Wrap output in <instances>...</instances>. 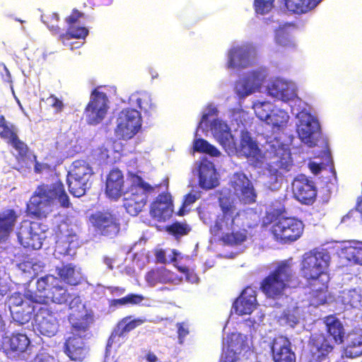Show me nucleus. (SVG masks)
Listing matches in <instances>:
<instances>
[{
	"label": "nucleus",
	"instance_id": "79ce46f5",
	"mask_svg": "<svg viewBox=\"0 0 362 362\" xmlns=\"http://www.w3.org/2000/svg\"><path fill=\"white\" fill-rule=\"evenodd\" d=\"M145 297L141 294L129 293L124 297L117 299H112L109 301L110 307L117 308L127 305H136L141 304Z\"/></svg>",
	"mask_w": 362,
	"mask_h": 362
},
{
	"label": "nucleus",
	"instance_id": "2eb2a0df",
	"mask_svg": "<svg viewBox=\"0 0 362 362\" xmlns=\"http://www.w3.org/2000/svg\"><path fill=\"white\" fill-rule=\"evenodd\" d=\"M233 150L238 156L247 158L255 165L262 162V151L248 132L241 133L240 144L238 146L235 145Z\"/></svg>",
	"mask_w": 362,
	"mask_h": 362
},
{
	"label": "nucleus",
	"instance_id": "393cba45",
	"mask_svg": "<svg viewBox=\"0 0 362 362\" xmlns=\"http://www.w3.org/2000/svg\"><path fill=\"white\" fill-rule=\"evenodd\" d=\"M124 176L118 168L112 169L108 173L105 183V193L112 199L117 200L123 193Z\"/></svg>",
	"mask_w": 362,
	"mask_h": 362
},
{
	"label": "nucleus",
	"instance_id": "a211bd4d",
	"mask_svg": "<svg viewBox=\"0 0 362 362\" xmlns=\"http://www.w3.org/2000/svg\"><path fill=\"white\" fill-rule=\"evenodd\" d=\"M274 148L273 160L269 165L270 171L274 175L281 174L288 172L293 166V159L289 148L281 144L278 147L272 146Z\"/></svg>",
	"mask_w": 362,
	"mask_h": 362
},
{
	"label": "nucleus",
	"instance_id": "b1692460",
	"mask_svg": "<svg viewBox=\"0 0 362 362\" xmlns=\"http://www.w3.org/2000/svg\"><path fill=\"white\" fill-rule=\"evenodd\" d=\"M325 326L326 337L334 344H341L344 341L345 329L340 320L334 315H329L323 318Z\"/></svg>",
	"mask_w": 362,
	"mask_h": 362
},
{
	"label": "nucleus",
	"instance_id": "a18cd8bd",
	"mask_svg": "<svg viewBox=\"0 0 362 362\" xmlns=\"http://www.w3.org/2000/svg\"><path fill=\"white\" fill-rule=\"evenodd\" d=\"M165 230L176 239L187 235L192 230L191 226L186 222L175 221L165 226Z\"/></svg>",
	"mask_w": 362,
	"mask_h": 362
},
{
	"label": "nucleus",
	"instance_id": "ea45409f",
	"mask_svg": "<svg viewBox=\"0 0 362 362\" xmlns=\"http://www.w3.org/2000/svg\"><path fill=\"white\" fill-rule=\"evenodd\" d=\"M34 310L35 308L30 303H25L24 306L11 310V312L14 322L23 325L30 320Z\"/></svg>",
	"mask_w": 362,
	"mask_h": 362
},
{
	"label": "nucleus",
	"instance_id": "e2e57ef3",
	"mask_svg": "<svg viewBox=\"0 0 362 362\" xmlns=\"http://www.w3.org/2000/svg\"><path fill=\"white\" fill-rule=\"evenodd\" d=\"M176 326L177 328L178 338L182 341V339L189 334L188 328L183 322H178Z\"/></svg>",
	"mask_w": 362,
	"mask_h": 362
},
{
	"label": "nucleus",
	"instance_id": "5fc2aeb1",
	"mask_svg": "<svg viewBox=\"0 0 362 362\" xmlns=\"http://www.w3.org/2000/svg\"><path fill=\"white\" fill-rule=\"evenodd\" d=\"M275 0H254V8L257 13L264 15L274 7Z\"/></svg>",
	"mask_w": 362,
	"mask_h": 362
},
{
	"label": "nucleus",
	"instance_id": "39448f33",
	"mask_svg": "<svg viewBox=\"0 0 362 362\" xmlns=\"http://www.w3.org/2000/svg\"><path fill=\"white\" fill-rule=\"evenodd\" d=\"M36 288L40 293L39 299L35 297L32 300L40 304L46 305L49 300L62 305L71 298L67 289L62 284L61 280L53 275L40 277L36 282Z\"/></svg>",
	"mask_w": 362,
	"mask_h": 362
},
{
	"label": "nucleus",
	"instance_id": "4d7b16f0",
	"mask_svg": "<svg viewBox=\"0 0 362 362\" xmlns=\"http://www.w3.org/2000/svg\"><path fill=\"white\" fill-rule=\"evenodd\" d=\"M25 303H30L28 301H24L22 294L20 293H14L9 298V307L11 310H15L18 307L24 306Z\"/></svg>",
	"mask_w": 362,
	"mask_h": 362
},
{
	"label": "nucleus",
	"instance_id": "864d4df0",
	"mask_svg": "<svg viewBox=\"0 0 362 362\" xmlns=\"http://www.w3.org/2000/svg\"><path fill=\"white\" fill-rule=\"evenodd\" d=\"M254 108L256 116L260 120L267 123L272 111L271 110V104L267 102L259 103L256 104Z\"/></svg>",
	"mask_w": 362,
	"mask_h": 362
},
{
	"label": "nucleus",
	"instance_id": "cd10ccee",
	"mask_svg": "<svg viewBox=\"0 0 362 362\" xmlns=\"http://www.w3.org/2000/svg\"><path fill=\"white\" fill-rule=\"evenodd\" d=\"M268 93L276 99L287 102L293 98V92L287 82L276 78L267 88Z\"/></svg>",
	"mask_w": 362,
	"mask_h": 362
},
{
	"label": "nucleus",
	"instance_id": "bf43d9fd",
	"mask_svg": "<svg viewBox=\"0 0 362 362\" xmlns=\"http://www.w3.org/2000/svg\"><path fill=\"white\" fill-rule=\"evenodd\" d=\"M282 320H284L285 323L293 327L298 322V318L296 316L291 313V311L284 312L281 317Z\"/></svg>",
	"mask_w": 362,
	"mask_h": 362
},
{
	"label": "nucleus",
	"instance_id": "2f4dec72",
	"mask_svg": "<svg viewBox=\"0 0 362 362\" xmlns=\"http://www.w3.org/2000/svg\"><path fill=\"white\" fill-rule=\"evenodd\" d=\"M93 321L94 317L92 313H86L76 319L71 318V333L72 336L85 337L86 332Z\"/></svg>",
	"mask_w": 362,
	"mask_h": 362
},
{
	"label": "nucleus",
	"instance_id": "680f3d73",
	"mask_svg": "<svg viewBox=\"0 0 362 362\" xmlns=\"http://www.w3.org/2000/svg\"><path fill=\"white\" fill-rule=\"evenodd\" d=\"M47 100L49 103V105L54 108L56 112H59L63 110L64 104L57 96L52 95L47 98Z\"/></svg>",
	"mask_w": 362,
	"mask_h": 362
},
{
	"label": "nucleus",
	"instance_id": "dca6fc26",
	"mask_svg": "<svg viewBox=\"0 0 362 362\" xmlns=\"http://www.w3.org/2000/svg\"><path fill=\"white\" fill-rule=\"evenodd\" d=\"M36 329L44 336L52 337L57 331V320L47 305L40 307L35 315Z\"/></svg>",
	"mask_w": 362,
	"mask_h": 362
},
{
	"label": "nucleus",
	"instance_id": "4be33fe9",
	"mask_svg": "<svg viewBox=\"0 0 362 362\" xmlns=\"http://www.w3.org/2000/svg\"><path fill=\"white\" fill-rule=\"evenodd\" d=\"M151 214L158 221L168 219L173 212L172 197L169 192H163L158 195L151 205Z\"/></svg>",
	"mask_w": 362,
	"mask_h": 362
},
{
	"label": "nucleus",
	"instance_id": "8fccbe9b",
	"mask_svg": "<svg viewBox=\"0 0 362 362\" xmlns=\"http://www.w3.org/2000/svg\"><path fill=\"white\" fill-rule=\"evenodd\" d=\"M59 16L57 13H51L42 16L43 23L55 35L61 34V28L58 25Z\"/></svg>",
	"mask_w": 362,
	"mask_h": 362
},
{
	"label": "nucleus",
	"instance_id": "e433bc0d",
	"mask_svg": "<svg viewBox=\"0 0 362 362\" xmlns=\"http://www.w3.org/2000/svg\"><path fill=\"white\" fill-rule=\"evenodd\" d=\"M93 174V169L87 161L76 160L72 163L67 177L90 180Z\"/></svg>",
	"mask_w": 362,
	"mask_h": 362
},
{
	"label": "nucleus",
	"instance_id": "c03bdc74",
	"mask_svg": "<svg viewBox=\"0 0 362 362\" xmlns=\"http://www.w3.org/2000/svg\"><path fill=\"white\" fill-rule=\"evenodd\" d=\"M339 297L341 303L346 306L357 308L361 305L362 296L356 289L343 291Z\"/></svg>",
	"mask_w": 362,
	"mask_h": 362
},
{
	"label": "nucleus",
	"instance_id": "37998d69",
	"mask_svg": "<svg viewBox=\"0 0 362 362\" xmlns=\"http://www.w3.org/2000/svg\"><path fill=\"white\" fill-rule=\"evenodd\" d=\"M138 107L144 114L152 115L156 112V105L152 102L151 95L147 93H141L136 99Z\"/></svg>",
	"mask_w": 362,
	"mask_h": 362
},
{
	"label": "nucleus",
	"instance_id": "72a5a7b5",
	"mask_svg": "<svg viewBox=\"0 0 362 362\" xmlns=\"http://www.w3.org/2000/svg\"><path fill=\"white\" fill-rule=\"evenodd\" d=\"M131 316L124 317L122 320L117 324V327L112 334L110 338L124 337L127 333L146 322V320L144 318H136L133 320H131Z\"/></svg>",
	"mask_w": 362,
	"mask_h": 362
},
{
	"label": "nucleus",
	"instance_id": "20e7f679",
	"mask_svg": "<svg viewBox=\"0 0 362 362\" xmlns=\"http://www.w3.org/2000/svg\"><path fill=\"white\" fill-rule=\"evenodd\" d=\"M129 185L123 199V206L131 216H137L146 206L147 194L154 192L155 187L146 182L136 173L127 174Z\"/></svg>",
	"mask_w": 362,
	"mask_h": 362
},
{
	"label": "nucleus",
	"instance_id": "5701e85b",
	"mask_svg": "<svg viewBox=\"0 0 362 362\" xmlns=\"http://www.w3.org/2000/svg\"><path fill=\"white\" fill-rule=\"evenodd\" d=\"M214 136L226 151H233L235 147L234 138L229 127L219 119H214L211 124Z\"/></svg>",
	"mask_w": 362,
	"mask_h": 362
},
{
	"label": "nucleus",
	"instance_id": "9b49d317",
	"mask_svg": "<svg viewBox=\"0 0 362 362\" xmlns=\"http://www.w3.org/2000/svg\"><path fill=\"white\" fill-rule=\"evenodd\" d=\"M30 346V340L24 333L13 332L2 337L1 348L9 357L23 358Z\"/></svg>",
	"mask_w": 362,
	"mask_h": 362
},
{
	"label": "nucleus",
	"instance_id": "f8f14e48",
	"mask_svg": "<svg viewBox=\"0 0 362 362\" xmlns=\"http://www.w3.org/2000/svg\"><path fill=\"white\" fill-rule=\"evenodd\" d=\"M308 346V349L305 355L308 362H322L334 350V345L322 333L313 335Z\"/></svg>",
	"mask_w": 362,
	"mask_h": 362
},
{
	"label": "nucleus",
	"instance_id": "6e6d98bb",
	"mask_svg": "<svg viewBox=\"0 0 362 362\" xmlns=\"http://www.w3.org/2000/svg\"><path fill=\"white\" fill-rule=\"evenodd\" d=\"M276 41L279 45L284 47H291L294 46V43L291 40L288 32L284 28H282L277 32Z\"/></svg>",
	"mask_w": 362,
	"mask_h": 362
},
{
	"label": "nucleus",
	"instance_id": "a19ab883",
	"mask_svg": "<svg viewBox=\"0 0 362 362\" xmlns=\"http://www.w3.org/2000/svg\"><path fill=\"white\" fill-rule=\"evenodd\" d=\"M88 35V30L86 27L76 26L75 25H68L66 32L61 33L59 35V39L64 43L66 40L73 38L85 39Z\"/></svg>",
	"mask_w": 362,
	"mask_h": 362
},
{
	"label": "nucleus",
	"instance_id": "4468645a",
	"mask_svg": "<svg viewBox=\"0 0 362 362\" xmlns=\"http://www.w3.org/2000/svg\"><path fill=\"white\" fill-rule=\"evenodd\" d=\"M235 195L245 204H254L257 193L252 182L242 172L235 173L230 182Z\"/></svg>",
	"mask_w": 362,
	"mask_h": 362
},
{
	"label": "nucleus",
	"instance_id": "c9c22d12",
	"mask_svg": "<svg viewBox=\"0 0 362 362\" xmlns=\"http://www.w3.org/2000/svg\"><path fill=\"white\" fill-rule=\"evenodd\" d=\"M289 121L288 113L281 109H274L266 124L269 125L273 132H281L285 129Z\"/></svg>",
	"mask_w": 362,
	"mask_h": 362
},
{
	"label": "nucleus",
	"instance_id": "423d86ee",
	"mask_svg": "<svg viewBox=\"0 0 362 362\" xmlns=\"http://www.w3.org/2000/svg\"><path fill=\"white\" fill-rule=\"evenodd\" d=\"M330 256L325 250L313 249L305 252L302 257L300 271L304 279L316 280L326 272Z\"/></svg>",
	"mask_w": 362,
	"mask_h": 362
},
{
	"label": "nucleus",
	"instance_id": "0eeeda50",
	"mask_svg": "<svg viewBox=\"0 0 362 362\" xmlns=\"http://www.w3.org/2000/svg\"><path fill=\"white\" fill-rule=\"evenodd\" d=\"M303 230V223L293 217H281L272 227L275 240L283 244L291 243L299 239Z\"/></svg>",
	"mask_w": 362,
	"mask_h": 362
},
{
	"label": "nucleus",
	"instance_id": "49530a36",
	"mask_svg": "<svg viewBox=\"0 0 362 362\" xmlns=\"http://www.w3.org/2000/svg\"><path fill=\"white\" fill-rule=\"evenodd\" d=\"M193 149L196 152L206 153L214 157H217L221 154L220 151L214 146L204 139H194Z\"/></svg>",
	"mask_w": 362,
	"mask_h": 362
},
{
	"label": "nucleus",
	"instance_id": "69168bd1",
	"mask_svg": "<svg viewBox=\"0 0 362 362\" xmlns=\"http://www.w3.org/2000/svg\"><path fill=\"white\" fill-rule=\"evenodd\" d=\"M217 113L218 110L216 107L212 106L209 107L208 112L203 114V115L202 116L198 127H199L203 122H206L209 119V117L216 115Z\"/></svg>",
	"mask_w": 362,
	"mask_h": 362
},
{
	"label": "nucleus",
	"instance_id": "0e129e2a",
	"mask_svg": "<svg viewBox=\"0 0 362 362\" xmlns=\"http://www.w3.org/2000/svg\"><path fill=\"white\" fill-rule=\"evenodd\" d=\"M198 199L199 197L197 196L195 194H192L190 192L187 194L184 197V200L182 202V208H185L186 206L194 204Z\"/></svg>",
	"mask_w": 362,
	"mask_h": 362
},
{
	"label": "nucleus",
	"instance_id": "473e14b6",
	"mask_svg": "<svg viewBox=\"0 0 362 362\" xmlns=\"http://www.w3.org/2000/svg\"><path fill=\"white\" fill-rule=\"evenodd\" d=\"M17 215L13 209H6L0 214V243L13 230Z\"/></svg>",
	"mask_w": 362,
	"mask_h": 362
},
{
	"label": "nucleus",
	"instance_id": "052dcab7",
	"mask_svg": "<svg viewBox=\"0 0 362 362\" xmlns=\"http://www.w3.org/2000/svg\"><path fill=\"white\" fill-rule=\"evenodd\" d=\"M350 255L353 260L362 265V247H352L350 248Z\"/></svg>",
	"mask_w": 362,
	"mask_h": 362
},
{
	"label": "nucleus",
	"instance_id": "6e6552de",
	"mask_svg": "<svg viewBox=\"0 0 362 362\" xmlns=\"http://www.w3.org/2000/svg\"><path fill=\"white\" fill-rule=\"evenodd\" d=\"M100 88H94L90 96V100L84 109L86 123L95 126L105 119L108 106V98L105 93L100 91Z\"/></svg>",
	"mask_w": 362,
	"mask_h": 362
},
{
	"label": "nucleus",
	"instance_id": "58836bf2",
	"mask_svg": "<svg viewBox=\"0 0 362 362\" xmlns=\"http://www.w3.org/2000/svg\"><path fill=\"white\" fill-rule=\"evenodd\" d=\"M67 184L69 192L76 197L86 194L90 187V180L67 177Z\"/></svg>",
	"mask_w": 362,
	"mask_h": 362
},
{
	"label": "nucleus",
	"instance_id": "1a4fd4ad",
	"mask_svg": "<svg viewBox=\"0 0 362 362\" xmlns=\"http://www.w3.org/2000/svg\"><path fill=\"white\" fill-rule=\"evenodd\" d=\"M89 220L101 235L115 237L120 230V223L116 214L109 211H99L91 214Z\"/></svg>",
	"mask_w": 362,
	"mask_h": 362
},
{
	"label": "nucleus",
	"instance_id": "7ed1b4c3",
	"mask_svg": "<svg viewBox=\"0 0 362 362\" xmlns=\"http://www.w3.org/2000/svg\"><path fill=\"white\" fill-rule=\"evenodd\" d=\"M296 279L291 259L277 262L275 267L261 281L259 289L267 297L276 299L282 296L286 288Z\"/></svg>",
	"mask_w": 362,
	"mask_h": 362
},
{
	"label": "nucleus",
	"instance_id": "bb28decb",
	"mask_svg": "<svg viewBox=\"0 0 362 362\" xmlns=\"http://www.w3.org/2000/svg\"><path fill=\"white\" fill-rule=\"evenodd\" d=\"M64 352L71 361H82L87 354L83 337L71 336L66 339L64 345Z\"/></svg>",
	"mask_w": 362,
	"mask_h": 362
},
{
	"label": "nucleus",
	"instance_id": "c85d7f7f",
	"mask_svg": "<svg viewBox=\"0 0 362 362\" xmlns=\"http://www.w3.org/2000/svg\"><path fill=\"white\" fill-rule=\"evenodd\" d=\"M17 235L19 243L25 248L39 250L42 245L40 235L34 233L31 227L21 228Z\"/></svg>",
	"mask_w": 362,
	"mask_h": 362
},
{
	"label": "nucleus",
	"instance_id": "f704fd0d",
	"mask_svg": "<svg viewBox=\"0 0 362 362\" xmlns=\"http://www.w3.org/2000/svg\"><path fill=\"white\" fill-rule=\"evenodd\" d=\"M262 74L259 71H252L240 82L243 95H249L258 89L262 81Z\"/></svg>",
	"mask_w": 362,
	"mask_h": 362
},
{
	"label": "nucleus",
	"instance_id": "774afa93",
	"mask_svg": "<svg viewBox=\"0 0 362 362\" xmlns=\"http://www.w3.org/2000/svg\"><path fill=\"white\" fill-rule=\"evenodd\" d=\"M236 353L232 350H227L223 356V362H235L237 361Z\"/></svg>",
	"mask_w": 362,
	"mask_h": 362
},
{
	"label": "nucleus",
	"instance_id": "7c9ffc66",
	"mask_svg": "<svg viewBox=\"0 0 362 362\" xmlns=\"http://www.w3.org/2000/svg\"><path fill=\"white\" fill-rule=\"evenodd\" d=\"M145 279L150 286H153L158 284L173 283L174 274L166 268L162 267L147 272Z\"/></svg>",
	"mask_w": 362,
	"mask_h": 362
},
{
	"label": "nucleus",
	"instance_id": "ddd939ff",
	"mask_svg": "<svg viewBox=\"0 0 362 362\" xmlns=\"http://www.w3.org/2000/svg\"><path fill=\"white\" fill-rule=\"evenodd\" d=\"M294 198L299 202L312 205L316 200L317 189L313 180L304 175H299L292 182Z\"/></svg>",
	"mask_w": 362,
	"mask_h": 362
},
{
	"label": "nucleus",
	"instance_id": "412c9836",
	"mask_svg": "<svg viewBox=\"0 0 362 362\" xmlns=\"http://www.w3.org/2000/svg\"><path fill=\"white\" fill-rule=\"evenodd\" d=\"M274 362H296V355L292 351L290 341L285 337H275L271 346Z\"/></svg>",
	"mask_w": 362,
	"mask_h": 362
},
{
	"label": "nucleus",
	"instance_id": "f3484780",
	"mask_svg": "<svg viewBox=\"0 0 362 362\" xmlns=\"http://www.w3.org/2000/svg\"><path fill=\"white\" fill-rule=\"evenodd\" d=\"M253 55V50L247 46L233 47L228 52L227 68L237 69L247 68L252 64Z\"/></svg>",
	"mask_w": 362,
	"mask_h": 362
},
{
	"label": "nucleus",
	"instance_id": "3c124183",
	"mask_svg": "<svg viewBox=\"0 0 362 362\" xmlns=\"http://www.w3.org/2000/svg\"><path fill=\"white\" fill-rule=\"evenodd\" d=\"M7 143L11 145L18 152L17 158L20 159L25 158L28 152V147L26 144L21 141L18 134L8 141Z\"/></svg>",
	"mask_w": 362,
	"mask_h": 362
},
{
	"label": "nucleus",
	"instance_id": "c756f323",
	"mask_svg": "<svg viewBox=\"0 0 362 362\" xmlns=\"http://www.w3.org/2000/svg\"><path fill=\"white\" fill-rule=\"evenodd\" d=\"M57 274L64 283L70 286H77L81 284V273L76 269V265L68 263L56 269Z\"/></svg>",
	"mask_w": 362,
	"mask_h": 362
},
{
	"label": "nucleus",
	"instance_id": "603ef678",
	"mask_svg": "<svg viewBox=\"0 0 362 362\" xmlns=\"http://www.w3.org/2000/svg\"><path fill=\"white\" fill-rule=\"evenodd\" d=\"M327 291L325 288L312 291L309 298L310 305L317 307L325 304L327 301Z\"/></svg>",
	"mask_w": 362,
	"mask_h": 362
},
{
	"label": "nucleus",
	"instance_id": "13d9d810",
	"mask_svg": "<svg viewBox=\"0 0 362 362\" xmlns=\"http://www.w3.org/2000/svg\"><path fill=\"white\" fill-rule=\"evenodd\" d=\"M83 16V13L76 8H74L71 14L65 18V22L68 25H75L80 18Z\"/></svg>",
	"mask_w": 362,
	"mask_h": 362
},
{
	"label": "nucleus",
	"instance_id": "f03ea898",
	"mask_svg": "<svg viewBox=\"0 0 362 362\" xmlns=\"http://www.w3.org/2000/svg\"><path fill=\"white\" fill-rule=\"evenodd\" d=\"M59 206L68 208L70 202L62 182L56 180L37 186L28 204V210L32 216L42 218L58 209Z\"/></svg>",
	"mask_w": 362,
	"mask_h": 362
},
{
	"label": "nucleus",
	"instance_id": "f257e3e1",
	"mask_svg": "<svg viewBox=\"0 0 362 362\" xmlns=\"http://www.w3.org/2000/svg\"><path fill=\"white\" fill-rule=\"evenodd\" d=\"M221 213L216 216L214 223L210 226V233L218 237L223 245L235 247L243 245L248 238L247 213L238 209L234 201L228 196L218 199Z\"/></svg>",
	"mask_w": 362,
	"mask_h": 362
},
{
	"label": "nucleus",
	"instance_id": "4c0bfd02",
	"mask_svg": "<svg viewBox=\"0 0 362 362\" xmlns=\"http://www.w3.org/2000/svg\"><path fill=\"white\" fill-rule=\"evenodd\" d=\"M322 0H285L286 8L291 12L305 13L314 8Z\"/></svg>",
	"mask_w": 362,
	"mask_h": 362
},
{
	"label": "nucleus",
	"instance_id": "aec40b11",
	"mask_svg": "<svg viewBox=\"0 0 362 362\" xmlns=\"http://www.w3.org/2000/svg\"><path fill=\"white\" fill-rule=\"evenodd\" d=\"M257 305V292L251 286H247L233 303L235 314L245 315L251 314Z\"/></svg>",
	"mask_w": 362,
	"mask_h": 362
},
{
	"label": "nucleus",
	"instance_id": "09e8293b",
	"mask_svg": "<svg viewBox=\"0 0 362 362\" xmlns=\"http://www.w3.org/2000/svg\"><path fill=\"white\" fill-rule=\"evenodd\" d=\"M346 354L351 358L362 355V336L354 337L346 349Z\"/></svg>",
	"mask_w": 362,
	"mask_h": 362
},
{
	"label": "nucleus",
	"instance_id": "a878e982",
	"mask_svg": "<svg viewBox=\"0 0 362 362\" xmlns=\"http://www.w3.org/2000/svg\"><path fill=\"white\" fill-rule=\"evenodd\" d=\"M198 171L199 185L201 188L210 189L218 186V180L213 163L208 160L201 162L198 167Z\"/></svg>",
	"mask_w": 362,
	"mask_h": 362
},
{
	"label": "nucleus",
	"instance_id": "de8ad7c7",
	"mask_svg": "<svg viewBox=\"0 0 362 362\" xmlns=\"http://www.w3.org/2000/svg\"><path fill=\"white\" fill-rule=\"evenodd\" d=\"M17 135V130L13 124H8L4 115H0V137L6 142Z\"/></svg>",
	"mask_w": 362,
	"mask_h": 362
},
{
	"label": "nucleus",
	"instance_id": "6ab92c4d",
	"mask_svg": "<svg viewBox=\"0 0 362 362\" xmlns=\"http://www.w3.org/2000/svg\"><path fill=\"white\" fill-rule=\"evenodd\" d=\"M320 129L317 120L309 113H303L299 121L297 132L300 140L309 147L316 145L315 134Z\"/></svg>",
	"mask_w": 362,
	"mask_h": 362
},
{
	"label": "nucleus",
	"instance_id": "338daca9",
	"mask_svg": "<svg viewBox=\"0 0 362 362\" xmlns=\"http://www.w3.org/2000/svg\"><path fill=\"white\" fill-rule=\"evenodd\" d=\"M106 288L112 296H119L124 294L126 291V289L124 288L120 287V286H107Z\"/></svg>",
	"mask_w": 362,
	"mask_h": 362
},
{
	"label": "nucleus",
	"instance_id": "9d476101",
	"mask_svg": "<svg viewBox=\"0 0 362 362\" xmlns=\"http://www.w3.org/2000/svg\"><path fill=\"white\" fill-rule=\"evenodd\" d=\"M141 126V114L135 109H124L117 118V133L122 139L127 140L132 138Z\"/></svg>",
	"mask_w": 362,
	"mask_h": 362
}]
</instances>
